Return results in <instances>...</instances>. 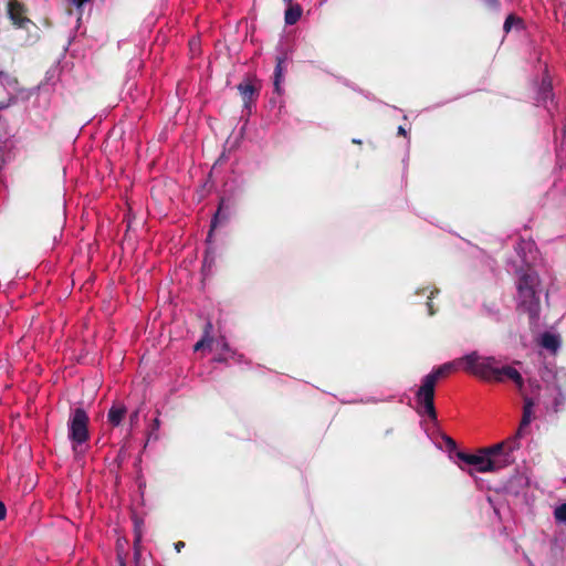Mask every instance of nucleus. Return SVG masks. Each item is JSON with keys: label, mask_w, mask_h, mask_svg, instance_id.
<instances>
[{"label": "nucleus", "mask_w": 566, "mask_h": 566, "mask_svg": "<svg viewBox=\"0 0 566 566\" xmlns=\"http://www.w3.org/2000/svg\"><path fill=\"white\" fill-rule=\"evenodd\" d=\"M520 448L516 438H507L490 448L482 449L476 454L458 452V458L473 465L479 472H494L513 462V451Z\"/></svg>", "instance_id": "nucleus-1"}, {"label": "nucleus", "mask_w": 566, "mask_h": 566, "mask_svg": "<svg viewBox=\"0 0 566 566\" xmlns=\"http://www.w3.org/2000/svg\"><path fill=\"white\" fill-rule=\"evenodd\" d=\"M467 368L470 374L479 376L486 380L504 381L506 379L512 380L521 394H524V381L518 373L512 366H499L494 357H482L478 353L473 352L468 354L465 358Z\"/></svg>", "instance_id": "nucleus-2"}, {"label": "nucleus", "mask_w": 566, "mask_h": 566, "mask_svg": "<svg viewBox=\"0 0 566 566\" xmlns=\"http://www.w3.org/2000/svg\"><path fill=\"white\" fill-rule=\"evenodd\" d=\"M468 355L439 366L432 373L428 374L423 379L420 388L417 391V403H418V412L420 415H427L430 419L434 420L437 418L434 406H433V397H434V386L437 380L440 377H443L453 370L459 368L470 373L467 368L465 358Z\"/></svg>", "instance_id": "nucleus-3"}, {"label": "nucleus", "mask_w": 566, "mask_h": 566, "mask_svg": "<svg viewBox=\"0 0 566 566\" xmlns=\"http://www.w3.org/2000/svg\"><path fill=\"white\" fill-rule=\"evenodd\" d=\"M539 277L536 272L527 270L518 275L516 283L517 307L530 315L532 319L538 316L539 312Z\"/></svg>", "instance_id": "nucleus-4"}, {"label": "nucleus", "mask_w": 566, "mask_h": 566, "mask_svg": "<svg viewBox=\"0 0 566 566\" xmlns=\"http://www.w3.org/2000/svg\"><path fill=\"white\" fill-rule=\"evenodd\" d=\"M566 373L560 369L556 371L548 370L547 378V399L544 400L547 409L557 412L566 403Z\"/></svg>", "instance_id": "nucleus-5"}, {"label": "nucleus", "mask_w": 566, "mask_h": 566, "mask_svg": "<svg viewBox=\"0 0 566 566\" xmlns=\"http://www.w3.org/2000/svg\"><path fill=\"white\" fill-rule=\"evenodd\" d=\"M69 438L72 441L73 450L75 453L80 452V448L88 440V417L86 412L77 408L69 419Z\"/></svg>", "instance_id": "nucleus-6"}, {"label": "nucleus", "mask_w": 566, "mask_h": 566, "mask_svg": "<svg viewBox=\"0 0 566 566\" xmlns=\"http://www.w3.org/2000/svg\"><path fill=\"white\" fill-rule=\"evenodd\" d=\"M212 328V325L211 323H208L207 324V328H206V335L202 339H200L196 345H195V350L198 352L202 348H205L206 346L210 347L211 349L216 350V352H221L219 357L217 358V360L219 361H227L229 359L230 356L233 355V353L231 352V349L229 348L227 342L223 339V338H220V339H217V340H213L212 338L209 337V331Z\"/></svg>", "instance_id": "nucleus-7"}, {"label": "nucleus", "mask_w": 566, "mask_h": 566, "mask_svg": "<svg viewBox=\"0 0 566 566\" xmlns=\"http://www.w3.org/2000/svg\"><path fill=\"white\" fill-rule=\"evenodd\" d=\"M524 397V408H523V417L520 423V427L514 436L511 438H516V442L520 443V439L525 434L526 428L530 426L533 419V408L536 403V401L526 396L525 394H522Z\"/></svg>", "instance_id": "nucleus-8"}, {"label": "nucleus", "mask_w": 566, "mask_h": 566, "mask_svg": "<svg viewBox=\"0 0 566 566\" xmlns=\"http://www.w3.org/2000/svg\"><path fill=\"white\" fill-rule=\"evenodd\" d=\"M8 12L12 22L20 28H23L25 23L30 22V20L23 15L24 8L18 0H11L9 2Z\"/></svg>", "instance_id": "nucleus-9"}, {"label": "nucleus", "mask_w": 566, "mask_h": 566, "mask_svg": "<svg viewBox=\"0 0 566 566\" xmlns=\"http://www.w3.org/2000/svg\"><path fill=\"white\" fill-rule=\"evenodd\" d=\"M539 345L553 353L557 352L560 346V338L557 334L546 332L539 337Z\"/></svg>", "instance_id": "nucleus-10"}, {"label": "nucleus", "mask_w": 566, "mask_h": 566, "mask_svg": "<svg viewBox=\"0 0 566 566\" xmlns=\"http://www.w3.org/2000/svg\"><path fill=\"white\" fill-rule=\"evenodd\" d=\"M552 99H553L552 81L546 75L542 80V84H541V87L538 91V101L542 102L543 104H546L547 101H552Z\"/></svg>", "instance_id": "nucleus-11"}, {"label": "nucleus", "mask_w": 566, "mask_h": 566, "mask_svg": "<svg viewBox=\"0 0 566 566\" xmlns=\"http://www.w3.org/2000/svg\"><path fill=\"white\" fill-rule=\"evenodd\" d=\"M0 84L8 91V93L13 94L18 92V80L3 71H0Z\"/></svg>", "instance_id": "nucleus-12"}, {"label": "nucleus", "mask_w": 566, "mask_h": 566, "mask_svg": "<svg viewBox=\"0 0 566 566\" xmlns=\"http://www.w3.org/2000/svg\"><path fill=\"white\" fill-rule=\"evenodd\" d=\"M302 12H303V10L300 4H290L285 11V17H284L285 23L287 25L295 24L302 17Z\"/></svg>", "instance_id": "nucleus-13"}, {"label": "nucleus", "mask_w": 566, "mask_h": 566, "mask_svg": "<svg viewBox=\"0 0 566 566\" xmlns=\"http://www.w3.org/2000/svg\"><path fill=\"white\" fill-rule=\"evenodd\" d=\"M126 415V408L124 406H113L108 411V421L113 426H118Z\"/></svg>", "instance_id": "nucleus-14"}, {"label": "nucleus", "mask_w": 566, "mask_h": 566, "mask_svg": "<svg viewBox=\"0 0 566 566\" xmlns=\"http://www.w3.org/2000/svg\"><path fill=\"white\" fill-rule=\"evenodd\" d=\"M282 63L283 61L279 59L274 72V88L279 94L281 93V82L283 80Z\"/></svg>", "instance_id": "nucleus-15"}, {"label": "nucleus", "mask_w": 566, "mask_h": 566, "mask_svg": "<svg viewBox=\"0 0 566 566\" xmlns=\"http://www.w3.org/2000/svg\"><path fill=\"white\" fill-rule=\"evenodd\" d=\"M238 90L245 101L251 99L254 94V87L249 83L239 84Z\"/></svg>", "instance_id": "nucleus-16"}, {"label": "nucleus", "mask_w": 566, "mask_h": 566, "mask_svg": "<svg viewBox=\"0 0 566 566\" xmlns=\"http://www.w3.org/2000/svg\"><path fill=\"white\" fill-rule=\"evenodd\" d=\"M554 517L558 523L566 524V503H563L555 509Z\"/></svg>", "instance_id": "nucleus-17"}, {"label": "nucleus", "mask_w": 566, "mask_h": 566, "mask_svg": "<svg viewBox=\"0 0 566 566\" xmlns=\"http://www.w3.org/2000/svg\"><path fill=\"white\" fill-rule=\"evenodd\" d=\"M522 24V20L518 19V18H515L514 15H509L504 22V31L507 33L511 31V29L513 28V25H520Z\"/></svg>", "instance_id": "nucleus-18"}, {"label": "nucleus", "mask_w": 566, "mask_h": 566, "mask_svg": "<svg viewBox=\"0 0 566 566\" xmlns=\"http://www.w3.org/2000/svg\"><path fill=\"white\" fill-rule=\"evenodd\" d=\"M226 219H227V216L223 213V201H222L217 213L214 214V218L212 219L211 231L217 227V224L220 221L226 220Z\"/></svg>", "instance_id": "nucleus-19"}, {"label": "nucleus", "mask_w": 566, "mask_h": 566, "mask_svg": "<svg viewBox=\"0 0 566 566\" xmlns=\"http://www.w3.org/2000/svg\"><path fill=\"white\" fill-rule=\"evenodd\" d=\"M442 440H443L448 451H454L455 450L457 444H455V441L452 438H450L448 436H442Z\"/></svg>", "instance_id": "nucleus-20"}, {"label": "nucleus", "mask_w": 566, "mask_h": 566, "mask_svg": "<svg viewBox=\"0 0 566 566\" xmlns=\"http://www.w3.org/2000/svg\"><path fill=\"white\" fill-rule=\"evenodd\" d=\"M6 513H7L6 506H4V504L0 501V521H2V520L6 517Z\"/></svg>", "instance_id": "nucleus-21"}, {"label": "nucleus", "mask_w": 566, "mask_h": 566, "mask_svg": "<svg viewBox=\"0 0 566 566\" xmlns=\"http://www.w3.org/2000/svg\"><path fill=\"white\" fill-rule=\"evenodd\" d=\"M75 7L81 8L88 0H70Z\"/></svg>", "instance_id": "nucleus-22"}, {"label": "nucleus", "mask_w": 566, "mask_h": 566, "mask_svg": "<svg viewBox=\"0 0 566 566\" xmlns=\"http://www.w3.org/2000/svg\"><path fill=\"white\" fill-rule=\"evenodd\" d=\"M184 547H185V543H184V542H177V543L175 544V548H176V551H177L178 553H179V552L181 551V548H184Z\"/></svg>", "instance_id": "nucleus-23"}, {"label": "nucleus", "mask_w": 566, "mask_h": 566, "mask_svg": "<svg viewBox=\"0 0 566 566\" xmlns=\"http://www.w3.org/2000/svg\"><path fill=\"white\" fill-rule=\"evenodd\" d=\"M139 541H140V537H139V536H137V538H136V541H135V556H136V557H138V556H139V551H138V548H137V545H138Z\"/></svg>", "instance_id": "nucleus-24"}, {"label": "nucleus", "mask_w": 566, "mask_h": 566, "mask_svg": "<svg viewBox=\"0 0 566 566\" xmlns=\"http://www.w3.org/2000/svg\"><path fill=\"white\" fill-rule=\"evenodd\" d=\"M138 419V411H135L130 415V422L134 423Z\"/></svg>", "instance_id": "nucleus-25"}, {"label": "nucleus", "mask_w": 566, "mask_h": 566, "mask_svg": "<svg viewBox=\"0 0 566 566\" xmlns=\"http://www.w3.org/2000/svg\"><path fill=\"white\" fill-rule=\"evenodd\" d=\"M398 134L399 135H403V136L406 135V130H405V128L402 126L398 127Z\"/></svg>", "instance_id": "nucleus-26"}, {"label": "nucleus", "mask_w": 566, "mask_h": 566, "mask_svg": "<svg viewBox=\"0 0 566 566\" xmlns=\"http://www.w3.org/2000/svg\"><path fill=\"white\" fill-rule=\"evenodd\" d=\"M523 243L526 244L528 249H531L533 247V243H531V242H523Z\"/></svg>", "instance_id": "nucleus-27"}, {"label": "nucleus", "mask_w": 566, "mask_h": 566, "mask_svg": "<svg viewBox=\"0 0 566 566\" xmlns=\"http://www.w3.org/2000/svg\"><path fill=\"white\" fill-rule=\"evenodd\" d=\"M428 307H429V313H430V315H432V314H433V311L431 310V305H430V303H428Z\"/></svg>", "instance_id": "nucleus-28"}, {"label": "nucleus", "mask_w": 566, "mask_h": 566, "mask_svg": "<svg viewBox=\"0 0 566 566\" xmlns=\"http://www.w3.org/2000/svg\"><path fill=\"white\" fill-rule=\"evenodd\" d=\"M353 143L360 144V140L359 139H353Z\"/></svg>", "instance_id": "nucleus-29"}, {"label": "nucleus", "mask_w": 566, "mask_h": 566, "mask_svg": "<svg viewBox=\"0 0 566 566\" xmlns=\"http://www.w3.org/2000/svg\"><path fill=\"white\" fill-rule=\"evenodd\" d=\"M284 1H285V2H287V3H289V6H290V4H293V3H292V0H284Z\"/></svg>", "instance_id": "nucleus-30"}]
</instances>
